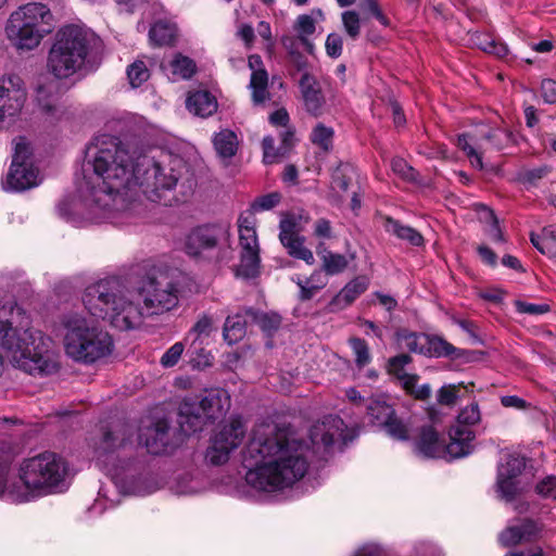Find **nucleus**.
<instances>
[{
	"mask_svg": "<svg viewBox=\"0 0 556 556\" xmlns=\"http://www.w3.org/2000/svg\"><path fill=\"white\" fill-rule=\"evenodd\" d=\"M179 163L162 151L141 150L135 141L121 142L108 135L96 138L87 148L84 177L78 182L86 218L123 223L136 206L132 195L137 186L150 201L172 205L178 201Z\"/></svg>",
	"mask_w": 556,
	"mask_h": 556,
	"instance_id": "nucleus-1",
	"label": "nucleus"
},
{
	"mask_svg": "<svg viewBox=\"0 0 556 556\" xmlns=\"http://www.w3.org/2000/svg\"><path fill=\"white\" fill-rule=\"evenodd\" d=\"M308 448L274 422L256 425L242 452L245 481L258 491L275 492L293 485L307 472Z\"/></svg>",
	"mask_w": 556,
	"mask_h": 556,
	"instance_id": "nucleus-2",
	"label": "nucleus"
},
{
	"mask_svg": "<svg viewBox=\"0 0 556 556\" xmlns=\"http://www.w3.org/2000/svg\"><path fill=\"white\" fill-rule=\"evenodd\" d=\"M66 462L53 452L24 458L17 467V481H5L3 494L16 503L64 492L68 483Z\"/></svg>",
	"mask_w": 556,
	"mask_h": 556,
	"instance_id": "nucleus-3",
	"label": "nucleus"
},
{
	"mask_svg": "<svg viewBox=\"0 0 556 556\" xmlns=\"http://www.w3.org/2000/svg\"><path fill=\"white\" fill-rule=\"evenodd\" d=\"M83 303L92 316L108 320L118 330L138 329L148 318L134 289L126 288L117 278L88 286Z\"/></svg>",
	"mask_w": 556,
	"mask_h": 556,
	"instance_id": "nucleus-4",
	"label": "nucleus"
},
{
	"mask_svg": "<svg viewBox=\"0 0 556 556\" xmlns=\"http://www.w3.org/2000/svg\"><path fill=\"white\" fill-rule=\"evenodd\" d=\"M102 52L100 38L91 30L67 25L61 28L48 54L47 67L56 78L94 70Z\"/></svg>",
	"mask_w": 556,
	"mask_h": 556,
	"instance_id": "nucleus-5",
	"label": "nucleus"
},
{
	"mask_svg": "<svg viewBox=\"0 0 556 556\" xmlns=\"http://www.w3.org/2000/svg\"><path fill=\"white\" fill-rule=\"evenodd\" d=\"M47 341L38 330L25 329L21 333L12 328L7 318V306L0 305V348L15 367L30 375L52 372L55 363L47 354Z\"/></svg>",
	"mask_w": 556,
	"mask_h": 556,
	"instance_id": "nucleus-6",
	"label": "nucleus"
},
{
	"mask_svg": "<svg viewBox=\"0 0 556 556\" xmlns=\"http://www.w3.org/2000/svg\"><path fill=\"white\" fill-rule=\"evenodd\" d=\"M63 345L70 358L89 365L109 356L114 342L106 330L75 314L63 320Z\"/></svg>",
	"mask_w": 556,
	"mask_h": 556,
	"instance_id": "nucleus-7",
	"label": "nucleus"
},
{
	"mask_svg": "<svg viewBox=\"0 0 556 556\" xmlns=\"http://www.w3.org/2000/svg\"><path fill=\"white\" fill-rule=\"evenodd\" d=\"M53 29L50 9L39 2H30L13 11L7 22L5 35L11 45L20 51L37 48Z\"/></svg>",
	"mask_w": 556,
	"mask_h": 556,
	"instance_id": "nucleus-8",
	"label": "nucleus"
},
{
	"mask_svg": "<svg viewBox=\"0 0 556 556\" xmlns=\"http://www.w3.org/2000/svg\"><path fill=\"white\" fill-rule=\"evenodd\" d=\"M132 429L126 424L114 425L103 433L100 446L97 448L98 460L116 484L124 483V475L131 470V463L121 459V452L131 444Z\"/></svg>",
	"mask_w": 556,
	"mask_h": 556,
	"instance_id": "nucleus-9",
	"label": "nucleus"
},
{
	"mask_svg": "<svg viewBox=\"0 0 556 556\" xmlns=\"http://www.w3.org/2000/svg\"><path fill=\"white\" fill-rule=\"evenodd\" d=\"M132 289L148 318L169 312L178 304L177 289L165 276L144 278Z\"/></svg>",
	"mask_w": 556,
	"mask_h": 556,
	"instance_id": "nucleus-10",
	"label": "nucleus"
},
{
	"mask_svg": "<svg viewBox=\"0 0 556 556\" xmlns=\"http://www.w3.org/2000/svg\"><path fill=\"white\" fill-rule=\"evenodd\" d=\"M34 153L30 142L25 137L13 140V157L10 170L3 181L7 191H24L38 186L39 170L34 165Z\"/></svg>",
	"mask_w": 556,
	"mask_h": 556,
	"instance_id": "nucleus-11",
	"label": "nucleus"
},
{
	"mask_svg": "<svg viewBox=\"0 0 556 556\" xmlns=\"http://www.w3.org/2000/svg\"><path fill=\"white\" fill-rule=\"evenodd\" d=\"M255 225L256 219L252 213H243L238 218L240 263L236 274L245 279L257 277L261 270L260 244Z\"/></svg>",
	"mask_w": 556,
	"mask_h": 556,
	"instance_id": "nucleus-12",
	"label": "nucleus"
},
{
	"mask_svg": "<svg viewBox=\"0 0 556 556\" xmlns=\"http://www.w3.org/2000/svg\"><path fill=\"white\" fill-rule=\"evenodd\" d=\"M510 140V132L502 128L481 126L471 132L459 135L457 147L465 152L473 167L483 168L482 154L488 148L501 150Z\"/></svg>",
	"mask_w": 556,
	"mask_h": 556,
	"instance_id": "nucleus-13",
	"label": "nucleus"
},
{
	"mask_svg": "<svg viewBox=\"0 0 556 556\" xmlns=\"http://www.w3.org/2000/svg\"><path fill=\"white\" fill-rule=\"evenodd\" d=\"M230 406V397L223 389H212L205 393L200 401L201 414H193L188 404L185 403L180 407V416H186L187 420L180 421L181 428L185 431H199L205 424V419H216L223 416Z\"/></svg>",
	"mask_w": 556,
	"mask_h": 556,
	"instance_id": "nucleus-14",
	"label": "nucleus"
},
{
	"mask_svg": "<svg viewBox=\"0 0 556 556\" xmlns=\"http://www.w3.org/2000/svg\"><path fill=\"white\" fill-rule=\"evenodd\" d=\"M26 100L22 78L10 74L0 78V128L10 126L21 113Z\"/></svg>",
	"mask_w": 556,
	"mask_h": 556,
	"instance_id": "nucleus-15",
	"label": "nucleus"
},
{
	"mask_svg": "<svg viewBox=\"0 0 556 556\" xmlns=\"http://www.w3.org/2000/svg\"><path fill=\"white\" fill-rule=\"evenodd\" d=\"M244 433L245 429L241 420H231L213 438L206 451V459L213 465L225 464L229 459L230 453L242 442Z\"/></svg>",
	"mask_w": 556,
	"mask_h": 556,
	"instance_id": "nucleus-16",
	"label": "nucleus"
},
{
	"mask_svg": "<svg viewBox=\"0 0 556 556\" xmlns=\"http://www.w3.org/2000/svg\"><path fill=\"white\" fill-rule=\"evenodd\" d=\"M309 438L315 453L324 455L337 441L346 442V427L340 417L330 415L311 428Z\"/></svg>",
	"mask_w": 556,
	"mask_h": 556,
	"instance_id": "nucleus-17",
	"label": "nucleus"
},
{
	"mask_svg": "<svg viewBox=\"0 0 556 556\" xmlns=\"http://www.w3.org/2000/svg\"><path fill=\"white\" fill-rule=\"evenodd\" d=\"M214 330L213 318L206 314L202 315L194 326L189 330L185 338L188 345V353L192 356V362L198 367H207L212 365L213 356L205 352L204 341L208 339Z\"/></svg>",
	"mask_w": 556,
	"mask_h": 556,
	"instance_id": "nucleus-18",
	"label": "nucleus"
},
{
	"mask_svg": "<svg viewBox=\"0 0 556 556\" xmlns=\"http://www.w3.org/2000/svg\"><path fill=\"white\" fill-rule=\"evenodd\" d=\"M526 467V459L519 455H508L498 467L497 491L506 501H510L519 490L518 476Z\"/></svg>",
	"mask_w": 556,
	"mask_h": 556,
	"instance_id": "nucleus-19",
	"label": "nucleus"
},
{
	"mask_svg": "<svg viewBox=\"0 0 556 556\" xmlns=\"http://www.w3.org/2000/svg\"><path fill=\"white\" fill-rule=\"evenodd\" d=\"M218 228L215 226H199L190 230L184 240V251L192 257L204 256L214 250L218 241Z\"/></svg>",
	"mask_w": 556,
	"mask_h": 556,
	"instance_id": "nucleus-20",
	"label": "nucleus"
},
{
	"mask_svg": "<svg viewBox=\"0 0 556 556\" xmlns=\"http://www.w3.org/2000/svg\"><path fill=\"white\" fill-rule=\"evenodd\" d=\"M542 531L541 526L532 519H523L520 525L507 526L498 535L500 543L505 547L535 540Z\"/></svg>",
	"mask_w": 556,
	"mask_h": 556,
	"instance_id": "nucleus-21",
	"label": "nucleus"
},
{
	"mask_svg": "<svg viewBox=\"0 0 556 556\" xmlns=\"http://www.w3.org/2000/svg\"><path fill=\"white\" fill-rule=\"evenodd\" d=\"M475 439V433L467 427L455 426L450 431V442L447 444L444 443V457L445 459L450 458H459L467 456L472 451V441Z\"/></svg>",
	"mask_w": 556,
	"mask_h": 556,
	"instance_id": "nucleus-22",
	"label": "nucleus"
},
{
	"mask_svg": "<svg viewBox=\"0 0 556 556\" xmlns=\"http://www.w3.org/2000/svg\"><path fill=\"white\" fill-rule=\"evenodd\" d=\"M169 427L166 421H157L154 425L142 429L139 433V443L151 454L165 452L168 445Z\"/></svg>",
	"mask_w": 556,
	"mask_h": 556,
	"instance_id": "nucleus-23",
	"label": "nucleus"
},
{
	"mask_svg": "<svg viewBox=\"0 0 556 556\" xmlns=\"http://www.w3.org/2000/svg\"><path fill=\"white\" fill-rule=\"evenodd\" d=\"M299 86L306 111L314 115L320 114L325 104V97L317 79L313 75L304 73Z\"/></svg>",
	"mask_w": 556,
	"mask_h": 556,
	"instance_id": "nucleus-24",
	"label": "nucleus"
},
{
	"mask_svg": "<svg viewBox=\"0 0 556 556\" xmlns=\"http://www.w3.org/2000/svg\"><path fill=\"white\" fill-rule=\"evenodd\" d=\"M415 447L417 453L424 457H444V442L440 440L438 432L431 426L421 428Z\"/></svg>",
	"mask_w": 556,
	"mask_h": 556,
	"instance_id": "nucleus-25",
	"label": "nucleus"
},
{
	"mask_svg": "<svg viewBox=\"0 0 556 556\" xmlns=\"http://www.w3.org/2000/svg\"><path fill=\"white\" fill-rule=\"evenodd\" d=\"M186 105L190 113L200 117H207L216 112L217 100L206 90H197L189 94Z\"/></svg>",
	"mask_w": 556,
	"mask_h": 556,
	"instance_id": "nucleus-26",
	"label": "nucleus"
},
{
	"mask_svg": "<svg viewBox=\"0 0 556 556\" xmlns=\"http://www.w3.org/2000/svg\"><path fill=\"white\" fill-rule=\"evenodd\" d=\"M368 288V280L365 277H357L351 280L345 287L332 299L330 305L333 309H342L352 304Z\"/></svg>",
	"mask_w": 556,
	"mask_h": 556,
	"instance_id": "nucleus-27",
	"label": "nucleus"
},
{
	"mask_svg": "<svg viewBox=\"0 0 556 556\" xmlns=\"http://www.w3.org/2000/svg\"><path fill=\"white\" fill-rule=\"evenodd\" d=\"M292 281L296 283L300 288V299L302 301L311 300L318 291L324 289L328 279L325 274H323L321 269L314 270L308 278H301L300 276H295L292 278Z\"/></svg>",
	"mask_w": 556,
	"mask_h": 556,
	"instance_id": "nucleus-28",
	"label": "nucleus"
},
{
	"mask_svg": "<svg viewBox=\"0 0 556 556\" xmlns=\"http://www.w3.org/2000/svg\"><path fill=\"white\" fill-rule=\"evenodd\" d=\"M213 144L217 155L227 165L228 161L237 153L239 141L232 130L224 129L214 136Z\"/></svg>",
	"mask_w": 556,
	"mask_h": 556,
	"instance_id": "nucleus-29",
	"label": "nucleus"
},
{
	"mask_svg": "<svg viewBox=\"0 0 556 556\" xmlns=\"http://www.w3.org/2000/svg\"><path fill=\"white\" fill-rule=\"evenodd\" d=\"M384 227L389 233L394 235L413 247H421L424 244V237L419 231L410 226L401 224L399 220L388 217L386 218Z\"/></svg>",
	"mask_w": 556,
	"mask_h": 556,
	"instance_id": "nucleus-30",
	"label": "nucleus"
},
{
	"mask_svg": "<svg viewBox=\"0 0 556 556\" xmlns=\"http://www.w3.org/2000/svg\"><path fill=\"white\" fill-rule=\"evenodd\" d=\"M530 240L542 254L556 257V225L544 227L541 235L531 233Z\"/></svg>",
	"mask_w": 556,
	"mask_h": 556,
	"instance_id": "nucleus-31",
	"label": "nucleus"
},
{
	"mask_svg": "<svg viewBox=\"0 0 556 556\" xmlns=\"http://www.w3.org/2000/svg\"><path fill=\"white\" fill-rule=\"evenodd\" d=\"M176 25L169 21L155 22L149 31L150 40L155 46H169L176 37Z\"/></svg>",
	"mask_w": 556,
	"mask_h": 556,
	"instance_id": "nucleus-32",
	"label": "nucleus"
},
{
	"mask_svg": "<svg viewBox=\"0 0 556 556\" xmlns=\"http://www.w3.org/2000/svg\"><path fill=\"white\" fill-rule=\"evenodd\" d=\"M247 320L242 314L228 316L224 324L223 337L228 344H235L244 338Z\"/></svg>",
	"mask_w": 556,
	"mask_h": 556,
	"instance_id": "nucleus-33",
	"label": "nucleus"
},
{
	"mask_svg": "<svg viewBox=\"0 0 556 556\" xmlns=\"http://www.w3.org/2000/svg\"><path fill=\"white\" fill-rule=\"evenodd\" d=\"M317 254L320 256L323 263V270L328 275H336L342 273L348 267V260L342 254L332 253L328 251L324 243L317 247Z\"/></svg>",
	"mask_w": 556,
	"mask_h": 556,
	"instance_id": "nucleus-34",
	"label": "nucleus"
},
{
	"mask_svg": "<svg viewBox=\"0 0 556 556\" xmlns=\"http://www.w3.org/2000/svg\"><path fill=\"white\" fill-rule=\"evenodd\" d=\"M355 556H382V551L376 544H365L356 552ZM414 556H442V553L437 545L421 542L415 546Z\"/></svg>",
	"mask_w": 556,
	"mask_h": 556,
	"instance_id": "nucleus-35",
	"label": "nucleus"
},
{
	"mask_svg": "<svg viewBox=\"0 0 556 556\" xmlns=\"http://www.w3.org/2000/svg\"><path fill=\"white\" fill-rule=\"evenodd\" d=\"M366 410L371 420L379 426L394 415V409L383 397L369 399L366 403Z\"/></svg>",
	"mask_w": 556,
	"mask_h": 556,
	"instance_id": "nucleus-36",
	"label": "nucleus"
},
{
	"mask_svg": "<svg viewBox=\"0 0 556 556\" xmlns=\"http://www.w3.org/2000/svg\"><path fill=\"white\" fill-rule=\"evenodd\" d=\"M281 244L291 257L302 260L307 265L315 263L314 254L305 247V238L303 236L292 237L281 242Z\"/></svg>",
	"mask_w": 556,
	"mask_h": 556,
	"instance_id": "nucleus-37",
	"label": "nucleus"
},
{
	"mask_svg": "<svg viewBox=\"0 0 556 556\" xmlns=\"http://www.w3.org/2000/svg\"><path fill=\"white\" fill-rule=\"evenodd\" d=\"M245 315L250 316L252 320L266 333L271 334L277 331L281 325V317L277 313H262L247 309Z\"/></svg>",
	"mask_w": 556,
	"mask_h": 556,
	"instance_id": "nucleus-38",
	"label": "nucleus"
},
{
	"mask_svg": "<svg viewBox=\"0 0 556 556\" xmlns=\"http://www.w3.org/2000/svg\"><path fill=\"white\" fill-rule=\"evenodd\" d=\"M267 85L268 74L265 70H258L252 73L250 88L254 103H263L268 98Z\"/></svg>",
	"mask_w": 556,
	"mask_h": 556,
	"instance_id": "nucleus-39",
	"label": "nucleus"
},
{
	"mask_svg": "<svg viewBox=\"0 0 556 556\" xmlns=\"http://www.w3.org/2000/svg\"><path fill=\"white\" fill-rule=\"evenodd\" d=\"M402 349H406L409 352L427 354V344L429 336L424 333L407 332L402 333L399 337Z\"/></svg>",
	"mask_w": 556,
	"mask_h": 556,
	"instance_id": "nucleus-40",
	"label": "nucleus"
},
{
	"mask_svg": "<svg viewBox=\"0 0 556 556\" xmlns=\"http://www.w3.org/2000/svg\"><path fill=\"white\" fill-rule=\"evenodd\" d=\"M333 136L334 131L331 127L319 123L313 128L311 132V140L323 151L329 152L333 146Z\"/></svg>",
	"mask_w": 556,
	"mask_h": 556,
	"instance_id": "nucleus-41",
	"label": "nucleus"
},
{
	"mask_svg": "<svg viewBox=\"0 0 556 556\" xmlns=\"http://www.w3.org/2000/svg\"><path fill=\"white\" fill-rule=\"evenodd\" d=\"M355 176L354 168L349 164H340L332 174V189L345 192Z\"/></svg>",
	"mask_w": 556,
	"mask_h": 556,
	"instance_id": "nucleus-42",
	"label": "nucleus"
},
{
	"mask_svg": "<svg viewBox=\"0 0 556 556\" xmlns=\"http://www.w3.org/2000/svg\"><path fill=\"white\" fill-rule=\"evenodd\" d=\"M170 68L174 78H190L195 72V63L188 56L177 54L170 61Z\"/></svg>",
	"mask_w": 556,
	"mask_h": 556,
	"instance_id": "nucleus-43",
	"label": "nucleus"
},
{
	"mask_svg": "<svg viewBox=\"0 0 556 556\" xmlns=\"http://www.w3.org/2000/svg\"><path fill=\"white\" fill-rule=\"evenodd\" d=\"M295 30L299 34L300 41L307 48L309 52L313 50V45L308 40V36L315 31V20L312 15L302 14L298 16L295 22Z\"/></svg>",
	"mask_w": 556,
	"mask_h": 556,
	"instance_id": "nucleus-44",
	"label": "nucleus"
},
{
	"mask_svg": "<svg viewBox=\"0 0 556 556\" xmlns=\"http://www.w3.org/2000/svg\"><path fill=\"white\" fill-rule=\"evenodd\" d=\"M480 216L485 220V223H489V229H488V236L489 238L494 242H503L504 241V235L502 232V229L498 226V220L494 214V212L489 208L488 206L480 204Z\"/></svg>",
	"mask_w": 556,
	"mask_h": 556,
	"instance_id": "nucleus-45",
	"label": "nucleus"
},
{
	"mask_svg": "<svg viewBox=\"0 0 556 556\" xmlns=\"http://www.w3.org/2000/svg\"><path fill=\"white\" fill-rule=\"evenodd\" d=\"M127 77L131 87L141 86L150 77V71L143 61H136L127 68Z\"/></svg>",
	"mask_w": 556,
	"mask_h": 556,
	"instance_id": "nucleus-46",
	"label": "nucleus"
},
{
	"mask_svg": "<svg viewBox=\"0 0 556 556\" xmlns=\"http://www.w3.org/2000/svg\"><path fill=\"white\" fill-rule=\"evenodd\" d=\"M281 198V193L277 191L257 197L252 202L251 210L247 213H252L254 215L257 212L269 211L280 203Z\"/></svg>",
	"mask_w": 556,
	"mask_h": 556,
	"instance_id": "nucleus-47",
	"label": "nucleus"
},
{
	"mask_svg": "<svg viewBox=\"0 0 556 556\" xmlns=\"http://www.w3.org/2000/svg\"><path fill=\"white\" fill-rule=\"evenodd\" d=\"M298 236H300L298 218L293 214H287L279 223V240L285 242V240Z\"/></svg>",
	"mask_w": 556,
	"mask_h": 556,
	"instance_id": "nucleus-48",
	"label": "nucleus"
},
{
	"mask_svg": "<svg viewBox=\"0 0 556 556\" xmlns=\"http://www.w3.org/2000/svg\"><path fill=\"white\" fill-rule=\"evenodd\" d=\"M455 348L440 337H429L427 344V354L434 356H452L455 352Z\"/></svg>",
	"mask_w": 556,
	"mask_h": 556,
	"instance_id": "nucleus-49",
	"label": "nucleus"
},
{
	"mask_svg": "<svg viewBox=\"0 0 556 556\" xmlns=\"http://www.w3.org/2000/svg\"><path fill=\"white\" fill-rule=\"evenodd\" d=\"M349 342L355 355L356 365L359 368L368 365L370 363L371 356L365 340L359 338H352Z\"/></svg>",
	"mask_w": 556,
	"mask_h": 556,
	"instance_id": "nucleus-50",
	"label": "nucleus"
},
{
	"mask_svg": "<svg viewBox=\"0 0 556 556\" xmlns=\"http://www.w3.org/2000/svg\"><path fill=\"white\" fill-rule=\"evenodd\" d=\"M391 168L395 175L406 181L413 182L417 180L418 173L404 159H393L391 162Z\"/></svg>",
	"mask_w": 556,
	"mask_h": 556,
	"instance_id": "nucleus-51",
	"label": "nucleus"
},
{
	"mask_svg": "<svg viewBox=\"0 0 556 556\" xmlns=\"http://www.w3.org/2000/svg\"><path fill=\"white\" fill-rule=\"evenodd\" d=\"M342 23L346 34L356 39L361 33V20L355 11H345L342 13Z\"/></svg>",
	"mask_w": 556,
	"mask_h": 556,
	"instance_id": "nucleus-52",
	"label": "nucleus"
},
{
	"mask_svg": "<svg viewBox=\"0 0 556 556\" xmlns=\"http://www.w3.org/2000/svg\"><path fill=\"white\" fill-rule=\"evenodd\" d=\"M480 410L478 404L472 403L460 410L457 416V426L467 427L479 422Z\"/></svg>",
	"mask_w": 556,
	"mask_h": 556,
	"instance_id": "nucleus-53",
	"label": "nucleus"
},
{
	"mask_svg": "<svg viewBox=\"0 0 556 556\" xmlns=\"http://www.w3.org/2000/svg\"><path fill=\"white\" fill-rule=\"evenodd\" d=\"M387 430V432L394 439L397 440H407L408 439V430L407 427L397 419L394 415L384 424H382Z\"/></svg>",
	"mask_w": 556,
	"mask_h": 556,
	"instance_id": "nucleus-54",
	"label": "nucleus"
},
{
	"mask_svg": "<svg viewBox=\"0 0 556 556\" xmlns=\"http://www.w3.org/2000/svg\"><path fill=\"white\" fill-rule=\"evenodd\" d=\"M185 350V344L182 342H176L173 344L161 357L162 366L169 368L175 366L180 359Z\"/></svg>",
	"mask_w": 556,
	"mask_h": 556,
	"instance_id": "nucleus-55",
	"label": "nucleus"
},
{
	"mask_svg": "<svg viewBox=\"0 0 556 556\" xmlns=\"http://www.w3.org/2000/svg\"><path fill=\"white\" fill-rule=\"evenodd\" d=\"M516 309L521 314L529 315H543L549 312L551 307L546 303H529L525 301H516L515 302Z\"/></svg>",
	"mask_w": 556,
	"mask_h": 556,
	"instance_id": "nucleus-56",
	"label": "nucleus"
},
{
	"mask_svg": "<svg viewBox=\"0 0 556 556\" xmlns=\"http://www.w3.org/2000/svg\"><path fill=\"white\" fill-rule=\"evenodd\" d=\"M412 361L407 354H400L389 359L388 369L389 372L394 375L396 378L404 375L405 366Z\"/></svg>",
	"mask_w": 556,
	"mask_h": 556,
	"instance_id": "nucleus-57",
	"label": "nucleus"
},
{
	"mask_svg": "<svg viewBox=\"0 0 556 556\" xmlns=\"http://www.w3.org/2000/svg\"><path fill=\"white\" fill-rule=\"evenodd\" d=\"M540 94L545 103L556 105V80L543 79L540 86Z\"/></svg>",
	"mask_w": 556,
	"mask_h": 556,
	"instance_id": "nucleus-58",
	"label": "nucleus"
},
{
	"mask_svg": "<svg viewBox=\"0 0 556 556\" xmlns=\"http://www.w3.org/2000/svg\"><path fill=\"white\" fill-rule=\"evenodd\" d=\"M156 484L149 479L134 481L127 486V491L136 495H147L156 490Z\"/></svg>",
	"mask_w": 556,
	"mask_h": 556,
	"instance_id": "nucleus-59",
	"label": "nucleus"
},
{
	"mask_svg": "<svg viewBox=\"0 0 556 556\" xmlns=\"http://www.w3.org/2000/svg\"><path fill=\"white\" fill-rule=\"evenodd\" d=\"M479 47L481 50L495 54L497 56H504L507 54V47L502 42H496L491 37H484L482 41H480Z\"/></svg>",
	"mask_w": 556,
	"mask_h": 556,
	"instance_id": "nucleus-60",
	"label": "nucleus"
},
{
	"mask_svg": "<svg viewBox=\"0 0 556 556\" xmlns=\"http://www.w3.org/2000/svg\"><path fill=\"white\" fill-rule=\"evenodd\" d=\"M326 52L330 58L337 59L342 53V38L338 34H329L326 39Z\"/></svg>",
	"mask_w": 556,
	"mask_h": 556,
	"instance_id": "nucleus-61",
	"label": "nucleus"
},
{
	"mask_svg": "<svg viewBox=\"0 0 556 556\" xmlns=\"http://www.w3.org/2000/svg\"><path fill=\"white\" fill-rule=\"evenodd\" d=\"M275 140L270 136H266L262 141L263 161L265 164H274L278 162V153L275 149Z\"/></svg>",
	"mask_w": 556,
	"mask_h": 556,
	"instance_id": "nucleus-62",
	"label": "nucleus"
},
{
	"mask_svg": "<svg viewBox=\"0 0 556 556\" xmlns=\"http://www.w3.org/2000/svg\"><path fill=\"white\" fill-rule=\"evenodd\" d=\"M536 492L546 498L556 500V477H547L536 484Z\"/></svg>",
	"mask_w": 556,
	"mask_h": 556,
	"instance_id": "nucleus-63",
	"label": "nucleus"
},
{
	"mask_svg": "<svg viewBox=\"0 0 556 556\" xmlns=\"http://www.w3.org/2000/svg\"><path fill=\"white\" fill-rule=\"evenodd\" d=\"M362 9L371 13L383 26L389 24L387 16L379 8L377 0H363Z\"/></svg>",
	"mask_w": 556,
	"mask_h": 556,
	"instance_id": "nucleus-64",
	"label": "nucleus"
}]
</instances>
